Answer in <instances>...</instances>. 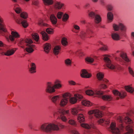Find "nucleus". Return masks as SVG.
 <instances>
[{
  "label": "nucleus",
  "mask_w": 134,
  "mask_h": 134,
  "mask_svg": "<svg viewBox=\"0 0 134 134\" xmlns=\"http://www.w3.org/2000/svg\"><path fill=\"white\" fill-rule=\"evenodd\" d=\"M129 114L127 113L122 116H119L117 117L118 126L120 130L118 127H116V123L112 122L108 128V130L114 134H134V130L132 126L130 125H127L125 127L127 132H124V123L130 124L132 122V120L127 116Z\"/></svg>",
  "instance_id": "1"
},
{
  "label": "nucleus",
  "mask_w": 134,
  "mask_h": 134,
  "mask_svg": "<svg viewBox=\"0 0 134 134\" xmlns=\"http://www.w3.org/2000/svg\"><path fill=\"white\" fill-rule=\"evenodd\" d=\"M40 129L46 132L52 130L58 131L60 129L58 125L53 123L43 124L41 125Z\"/></svg>",
  "instance_id": "2"
},
{
  "label": "nucleus",
  "mask_w": 134,
  "mask_h": 134,
  "mask_svg": "<svg viewBox=\"0 0 134 134\" xmlns=\"http://www.w3.org/2000/svg\"><path fill=\"white\" fill-rule=\"evenodd\" d=\"M24 42L27 46L25 49L26 51L30 53L33 52L34 51L33 48L35 47V46L34 45L31 44L32 43V41L31 39L29 38H26L25 40L21 41L20 43L22 45Z\"/></svg>",
  "instance_id": "3"
},
{
  "label": "nucleus",
  "mask_w": 134,
  "mask_h": 134,
  "mask_svg": "<svg viewBox=\"0 0 134 134\" xmlns=\"http://www.w3.org/2000/svg\"><path fill=\"white\" fill-rule=\"evenodd\" d=\"M71 96V94L67 93L63 94L62 96V98L60 100L59 104L61 107H63L66 105L69 102L68 97Z\"/></svg>",
  "instance_id": "4"
},
{
  "label": "nucleus",
  "mask_w": 134,
  "mask_h": 134,
  "mask_svg": "<svg viewBox=\"0 0 134 134\" xmlns=\"http://www.w3.org/2000/svg\"><path fill=\"white\" fill-rule=\"evenodd\" d=\"M86 94L89 96H92L94 94L97 95L98 97H100L103 94L102 91L97 89H94L93 90H92L88 89L85 91Z\"/></svg>",
  "instance_id": "5"
},
{
  "label": "nucleus",
  "mask_w": 134,
  "mask_h": 134,
  "mask_svg": "<svg viewBox=\"0 0 134 134\" xmlns=\"http://www.w3.org/2000/svg\"><path fill=\"white\" fill-rule=\"evenodd\" d=\"M104 60L106 63L107 67L111 69H115V66L111 62L109 58L110 56L105 55H104Z\"/></svg>",
  "instance_id": "6"
},
{
  "label": "nucleus",
  "mask_w": 134,
  "mask_h": 134,
  "mask_svg": "<svg viewBox=\"0 0 134 134\" xmlns=\"http://www.w3.org/2000/svg\"><path fill=\"white\" fill-rule=\"evenodd\" d=\"M59 113L63 115H66V116L69 119L70 118L69 117L71 115L69 110H65L63 109H60L58 111H55L53 113V116L54 117H55L57 116Z\"/></svg>",
  "instance_id": "7"
},
{
  "label": "nucleus",
  "mask_w": 134,
  "mask_h": 134,
  "mask_svg": "<svg viewBox=\"0 0 134 134\" xmlns=\"http://www.w3.org/2000/svg\"><path fill=\"white\" fill-rule=\"evenodd\" d=\"M45 91L47 93H51L55 92V90L52 82H47Z\"/></svg>",
  "instance_id": "8"
},
{
  "label": "nucleus",
  "mask_w": 134,
  "mask_h": 134,
  "mask_svg": "<svg viewBox=\"0 0 134 134\" xmlns=\"http://www.w3.org/2000/svg\"><path fill=\"white\" fill-rule=\"evenodd\" d=\"M20 37V35L16 31H12L11 32V35H10L9 38L7 37L6 39L7 41H9V39L11 41H13L15 38H17Z\"/></svg>",
  "instance_id": "9"
},
{
  "label": "nucleus",
  "mask_w": 134,
  "mask_h": 134,
  "mask_svg": "<svg viewBox=\"0 0 134 134\" xmlns=\"http://www.w3.org/2000/svg\"><path fill=\"white\" fill-rule=\"evenodd\" d=\"M88 114L90 115L94 114L95 116L97 118H99L102 116L101 112L98 109H94L89 111L88 112Z\"/></svg>",
  "instance_id": "10"
},
{
  "label": "nucleus",
  "mask_w": 134,
  "mask_h": 134,
  "mask_svg": "<svg viewBox=\"0 0 134 134\" xmlns=\"http://www.w3.org/2000/svg\"><path fill=\"white\" fill-rule=\"evenodd\" d=\"M114 94L116 96H119L121 98H124L126 95V92L123 91L119 92L116 90L113 91Z\"/></svg>",
  "instance_id": "11"
},
{
  "label": "nucleus",
  "mask_w": 134,
  "mask_h": 134,
  "mask_svg": "<svg viewBox=\"0 0 134 134\" xmlns=\"http://www.w3.org/2000/svg\"><path fill=\"white\" fill-rule=\"evenodd\" d=\"M80 74L81 76L83 78H89L92 76L91 74L88 73L85 69H83L81 70Z\"/></svg>",
  "instance_id": "12"
},
{
  "label": "nucleus",
  "mask_w": 134,
  "mask_h": 134,
  "mask_svg": "<svg viewBox=\"0 0 134 134\" xmlns=\"http://www.w3.org/2000/svg\"><path fill=\"white\" fill-rule=\"evenodd\" d=\"M64 6V4L60 1H56L54 4V8L56 9L60 10L62 9Z\"/></svg>",
  "instance_id": "13"
},
{
  "label": "nucleus",
  "mask_w": 134,
  "mask_h": 134,
  "mask_svg": "<svg viewBox=\"0 0 134 134\" xmlns=\"http://www.w3.org/2000/svg\"><path fill=\"white\" fill-rule=\"evenodd\" d=\"M60 96L59 95H57L53 96L51 98L52 101L55 105L58 103L60 99Z\"/></svg>",
  "instance_id": "14"
},
{
  "label": "nucleus",
  "mask_w": 134,
  "mask_h": 134,
  "mask_svg": "<svg viewBox=\"0 0 134 134\" xmlns=\"http://www.w3.org/2000/svg\"><path fill=\"white\" fill-rule=\"evenodd\" d=\"M111 36L113 40L115 41H119L121 39L119 34L117 32H113L111 34Z\"/></svg>",
  "instance_id": "15"
},
{
  "label": "nucleus",
  "mask_w": 134,
  "mask_h": 134,
  "mask_svg": "<svg viewBox=\"0 0 134 134\" xmlns=\"http://www.w3.org/2000/svg\"><path fill=\"white\" fill-rule=\"evenodd\" d=\"M15 51L13 49H10L8 50L6 52H3L2 54L7 56H10L13 55L15 52Z\"/></svg>",
  "instance_id": "16"
},
{
  "label": "nucleus",
  "mask_w": 134,
  "mask_h": 134,
  "mask_svg": "<svg viewBox=\"0 0 134 134\" xmlns=\"http://www.w3.org/2000/svg\"><path fill=\"white\" fill-rule=\"evenodd\" d=\"M81 110H82V109H81L80 107H78L72 108L71 111L72 114L74 115H77L79 111Z\"/></svg>",
  "instance_id": "17"
},
{
  "label": "nucleus",
  "mask_w": 134,
  "mask_h": 134,
  "mask_svg": "<svg viewBox=\"0 0 134 134\" xmlns=\"http://www.w3.org/2000/svg\"><path fill=\"white\" fill-rule=\"evenodd\" d=\"M7 31V30L2 23V21L0 18V34L2 36H4V32Z\"/></svg>",
  "instance_id": "18"
},
{
  "label": "nucleus",
  "mask_w": 134,
  "mask_h": 134,
  "mask_svg": "<svg viewBox=\"0 0 134 134\" xmlns=\"http://www.w3.org/2000/svg\"><path fill=\"white\" fill-rule=\"evenodd\" d=\"M98 122L99 124L103 126H105V124L108 125L110 123L109 119L105 120L103 118L100 119L98 120Z\"/></svg>",
  "instance_id": "19"
},
{
  "label": "nucleus",
  "mask_w": 134,
  "mask_h": 134,
  "mask_svg": "<svg viewBox=\"0 0 134 134\" xmlns=\"http://www.w3.org/2000/svg\"><path fill=\"white\" fill-rule=\"evenodd\" d=\"M50 18L52 24L53 25H56L57 23V19L55 15L53 14H51Z\"/></svg>",
  "instance_id": "20"
},
{
  "label": "nucleus",
  "mask_w": 134,
  "mask_h": 134,
  "mask_svg": "<svg viewBox=\"0 0 134 134\" xmlns=\"http://www.w3.org/2000/svg\"><path fill=\"white\" fill-rule=\"evenodd\" d=\"M120 56L127 62H130L131 61L130 60L128 57L126 53L125 52H121L120 54Z\"/></svg>",
  "instance_id": "21"
},
{
  "label": "nucleus",
  "mask_w": 134,
  "mask_h": 134,
  "mask_svg": "<svg viewBox=\"0 0 134 134\" xmlns=\"http://www.w3.org/2000/svg\"><path fill=\"white\" fill-rule=\"evenodd\" d=\"M51 45L48 43L45 44L44 46V51L46 53H48L51 49Z\"/></svg>",
  "instance_id": "22"
},
{
  "label": "nucleus",
  "mask_w": 134,
  "mask_h": 134,
  "mask_svg": "<svg viewBox=\"0 0 134 134\" xmlns=\"http://www.w3.org/2000/svg\"><path fill=\"white\" fill-rule=\"evenodd\" d=\"M108 82V80L106 79H104L101 82L100 86V88L102 89H105L107 88V86L106 85Z\"/></svg>",
  "instance_id": "23"
},
{
  "label": "nucleus",
  "mask_w": 134,
  "mask_h": 134,
  "mask_svg": "<svg viewBox=\"0 0 134 134\" xmlns=\"http://www.w3.org/2000/svg\"><path fill=\"white\" fill-rule=\"evenodd\" d=\"M30 68L29 71L31 73H33L36 72V66L35 64L33 63H31L30 64Z\"/></svg>",
  "instance_id": "24"
},
{
  "label": "nucleus",
  "mask_w": 134,
  "mask_h": 134,
  "mask_svg": "<svg viewBox=\"0 0 134 134\" xmlns=\"http://www.w3.org/2000/svg\"><path fill=\"white\" fill-rule=\"evenodd\" d=\"M114 16L113 14L110 12H109L107 14V19L108 23L112 22L113 20Z\"/></svg>",
  "instance_id": "25"
},
{
  "label": "nucleus",
  "mask_w": 134,
  "mask_h": 134,
  "mask_svg": "<svg viewBox=\"0 0 134 134\" xmlns=\"http://www.w3.org/2000/svg\"><path fill=\"white\" fill-rule=\"evenodd\" d=\"M44 4L46 6L52 5L54 3V0H42Z\"/></svg>",
  "instance_id": "26"
},
{
  "label": "nucleus",
  "mask_w": 134,
  "mask_h": 134,
  "mask_svg": "<svg viewBox=\"0 0 134 134\" xmlns=\"http://www.w3.org/2000/svg\"><path fill=\"white\" fill-rule=\"evenodd\" d=\"M81 103L83 105L87 107L91 106L92 105V103L89 100H82Z\"/></svg>",
  "instance_id": "27"
},
{
  "label": "nucleus",
  "mask_w": 134,
  "mask_h": 134,
  "mask_svg": "<svg viewBox=\"0 0 134 134\" xmlns=\"http://www.w3.org/2000/svg\"><path fill=\"white\" fill-rule=\"evenodd\" d=\"M68 98H69V103L71 104H74L76 103L77 101V99L74 96V95L73 97L71 96L70 97H68Z\"/></svg>",
  "instance_id": "28"
},
{
  "label": "nucleus",
  "mask_w": 134,
  "mask_h": 134,
  "mask_svg": "<svg viewBox=\"0 0 134 134\" xmlns=\"http://www.w3.org/2000/svg\"><path fill=\"white\" fill-rule=\"evenodd\" d=\"M103 94L101 95V96L99 97H101L102 99L105 100L110 101L112 100V97L111 96L109 95H104L102 96Z\"/></svg>",
  "instance_id": "29"
},
{
  "label": "nucleus",
  "mask_w": 134,
  "mask_h": 134,
  "mask_svg": "<svg viewBox=\"0 0 134 134\" xmlns=\"http://www.w3.org/2000/svg\"><path fill=\"white\" fill-rule=\"evenodd\" d=\"M119 29H120L121 31L123 33H125L127 30V28L126 26L121 23H119Z\"/></svg>",
  "instance_id": "30"
},
{
  "label": "nucleus",
  "mask_w": 134,
  "mask_h": 134,
  "mask_svg": "<svg viewBox=\"0 0 134 134\" xmlns=\"http://www.w3.org/2000/svg\"><path fill=\"white\" fill-rule=\"evenodd\" d=\"M61 49V47L59 46H57L54 47L53 52L54 54L55 55H58Z\"/></svg>",
  "instance_id": "31"
},
{
  "label": "nucleus",
  "mask_w": 134,
  "mask_h": 134,
  "mask_svg": "<svg viewBox=\"0 0 134 134\" xmlns=\"http://www.w3.org/2000/svg\"><path fill=\"white\" fill-rule=\"evenodd\" d=\"M102 20L101 18L99 15L96 14L94 17L95 22L97 24L99 23Z\"/></svg>",
  "instance_id": "32"
},
{
  "label": "nucleus",
  "mask_w": 134,
  "mask_h": 134,
  "mask_svg": "<svg viewBox=\"0 0 134 134\" xmlns=\"http://www.w3.org/2000/svg\"><path fill=\"white\" fill-rule=\"evenodd\" d=\"M40 33L42 35V38L43 40L47 41L49 39L48 35L44 31H42Z\"/></svg>",
  "instance_id": "33"
},
{
  "label": "nucleus",
  "mask_w": 134,
  "mask_h": 134,
  "mask_svg": "<svg viewBox=\"0 0 134 134\" xmlns=\"http://www.w3.org/2000/svg\"><path fill=\"white\" fill-rule=\"evenodd\" d=\"M77 120L80 123L84 122L85 120V118L83 114H80L78 115Z\"/></svg>",
  "instance_id": "34"
},
{
  "label": "nucleus",
  "mask_w": 134,
  "mask_h": 134,
  "mask_svg": "<svg viewBox=\"0 0 134 134\" xmlns=\"http://www.w3.org/2000/svg\"><path fill=\"white\" fill-rule=\"evenodd\" d=\"M104 77V74L103 73L98 71L97 74V77L98 79L99 80H103V78Z\"/></svg>",
  "instance_id": "35"
},
{
  "label": "nucleus",
  "mask_w": 134,
  "mask_h": 134,
  "mask_svg": "<svg viewBox=\"0 0 134 134\" xmlns=\"http://www.w3.org/2000/svg\"><path fill=\"white\" fill-rule=\"evenodd\" d=\"M125 88L126 91L131 93H132L134 91V89L129 86H125Z\"/></svg>",
  "instance_id": "36"
},
{
  "label": "nucleus",
  "mask_w": 134,
  "mask_h": 134,
  "mask_svg": "<svg viewBox=\"0 0 134 134\" xmlns=\"http://www.w3.org/2000/svg\"><path fill=\"white\" fill-rule=\"evenodd\" d=\"M64 63L67 66H70L72 64L71 59L69 58H67L64 60Z\"/></svg>",
  "instance_id": "37"
},
{
  "label": "nucleus",
  "mask_w": 134,
  "mask_h": 134,
  "mask_svg": "<svg viewBox=\"0 0 134 134\" xmlns=\"http://www.w3.org/2000/svg\"><path fill=\"white\" fill-rule=\"evenodd\" d=\"M61 42L62 45L64 46H66L68 45V43L67 39L65 37H63L62 38Z\"/></svg>",
  "instance_id": "38"
},
{
  "label": "nucleus",
  "mask_w": 134,
  "mask_h": 134,
  "mask_svg": "<svg viewBox=\"0 0 134 134\" xmlns=\"http://www.w3.org/2000/svg\"><path fill=\"white\" fill-rule=\"evenodd\" d=\"M63 14L64 13L63 12L59 11L56 14L57 18L59 19H61L63 17Z\"/></svg>",
  "instance_id": "39"
},
{
  "label": "nucleus",
  "mask_w": 134,
  "mask_h": 134,
  "mask_svg": "<svg viewBox=\"0 0 134 134\" xmlns=\"http://www.w3.org/2000/svg\"><path fill=\"white\" fill-rule=\"evenodd\" d=\"M73 27L75 29V30L73 31V32L76 33H78L80 29V27L77 25L74 24L73 25Z\"/></svg>",
  "instance_id": "40"
},
{
  "label": "nucleus",
  "mask_w": 134,
  "mask_h": 134,
  "mask_svg": "<svg viewBox=\"0 0 134 134\" xmlns=\"http://www.w3.org/2000/svg\"><path fill=\"white\" fill-rule=\"evenodd\" d=\"M33 38L36 41H38L39 39V35L37 33H34L32 35Z\"/></svg>",
  "instance_id": "41"
},
{
  "label": "nucleus",
  "mask_w": 134,
  "mask_h": 134,
  "mask_svg": "<svg viewBox=\"0 0 134 134\" xmlns=\"http://www.w3.org/2000/svg\"><path fill=\"white\" fill-rule=\"evenodd\" d=\"M86 61L89 63H92L94 61V60L93 58L91 56H88L85 59Z\"/></svg>",
  "instance_id": "42"
},
{
  "label": "nucleus",
  "mask_w": 134,
  "mask_h": 134,
  "mask_svg": "<svg viewBox=\"0 0 134 134\" xmlns=\"http://www.w3.org/2000/svg\"><path fill=\"white\" fill-rule=\"evenodd\" d=\"M112 27L115 31H118L119 30V24L117 25L115 23H114L113 24Z\"/></svg>",
  "instance_id": "43"
},
{
  "label": "nucleus",
  "mask_w": 134,
  "mask_h": 134,
  "mask_svg": "<svg viewBox=\"0 0 134 134\" xmlns=\"http://www.w3.org/2000/svg\"><path fill=\"white\" fill-rule=\"evenodd\" d=\"M22 26L24 28H26L28 26L29 24L27 21L25 20L22 21L21 22V24Z\"/></svg>",
  "instance_id": "44"
},
{
  "label": "nucleus",
  "mask_w": 134,
  "mask_h": 134,
  "mask_svg": "<svg viewBox=\"0 0 134 134\" xmlns=\"http://www.w3.org/2000/svg\"><path fill=\"white\" fill-rule=\"evenodd\" d=\"M128 69L129 73L133 77H134V71L132 68L130 66L128 67Z\"/></svg>",
  "instance_id": "45"
},
{
  "label": "nucleus",
  "mask_w": 134,
  "mask_h": 134,
  "mask_svg": "<svg viewBox=\"0 0 134 134\" xmlns=\"http://www.w3.org/2000/svg\"><path fill=\"white\" fill-rule=\"evenodd\" d=\"M69 15L68 14L65 13L63 14L62 18L63 21L64 22L66 21L69 19Z\"/></svg>",
  "instance_id": "46"
},
{
  "label": "nucleus",
  "mask_w": 134,
  "mask_h": 134,
  "mask_svg": "<svg viewBox=\"0 0 134 134\" xmlns=\"http://www.w3.org/2000/svg\"><path fill=\"white\" fill-rule=\"evenodd\" d=\"M80 125L82 127L87 129H90L91 128V126L86 123H81V124Z\"/></svg>",
  "instance_id": "47"
},
{
  "label": "nucleus",
  "mask_w": 134,
  "mask_h": 134,
  "mask_svg": "<svg viewBox=\"0 0 134 134\" xmlns=\"http://www.w3.org/2000/svg\"><path fill=\"white\" fill-rule=\"evenodd\" d=\"M87 35V31H82L79 35V36L82 38H83L86 37Z\"/></svg>",
  "instance_id": "48"
},
{
  "label": "nucleus",
  "mask_w": 134,
  "mask_h": 134,
  "mask_svg": "<svg viewBox=\"0 0 134 134\" xmlns=\"http://www.w3.org/2000/svg\"><path fill=\"white\" fill-rule=\"evenodd\" d=\"M68 122L69 124L75 126L77 125L76 121L72 119H69Z\"/></svg>",
  "instance_id": "49"
},
{
  "label": "nucleus",
  "mask_w": 134,
  "mask_h": 134,
  "mask_svg": "<svg viewBox=\"0 0 134 134\" xmlns=\"http://www.w3.org/2000/svg\"><path fill=\"white\" fill-rule=\"evenodd\" d=\"M46 32L48 34H52L53 33L54 30L53 29L50 28H48L46 30Z\"/></svg>",
  "instance_id": "50"
},
{
  "label": "nucleus",
  "mask_w": 134,
  "mask_h": 134,
  "mask_svg": "<svg viewBox=\"0 0 134 134\" xmlns=\"http://www.w3.org/2000/svg\"><path fill=\"white\" fill-rule=\"evenodd\" d=\"M15 10L17 14L20 13L21 11V8L19 6H15Z\"/></svg>",
  "instance_id": "51"
},
{
  "label": "nucleus",
  "mask_w": 134,
  "mask_h": 134,
  "mask_svg": "<svg viewBox=\"0 0 134 134\" xmlns=\"http://www.w3.org/2000/svg\"><path fill=\"white\" fill-rule=\"evenodd\" d=\"M20 17L24 19H26L27 18L28 15L27 13L25 12H23L21 13L20 15Z\"/></svg>",
  "instance_id": "52"
},
{
  "label": "nucleus",
  "mask_w": 134,
  "mask_h": 134,
  "mask_svg": "<svg viewBox=\"0 0 134 134\" xmlns=\"http://www.w3.org/2000/svg\"><path fill=\"white\" fill-rule=\"evenodd\" d=\"M74 96L77 99L80 100L82 99L83 98V96L82 95L79 94H74Z\"/></svg>",
  "instance_id": "53"
},
{
  "label": "nucleus",
  "mask_w": 134,
  "mask_h": 134,
  "mask_svg": "<svg viewBox=\"0 0 134 134\" xmlns=\"http://www.w3.org/2000/svg\"><path fill=\"white\" fill-rule=\"evenodd\" d=\"M53 85L55 90V89H59L62 87L61 84L60 83H56L54 85L53 84Z\"/></svg>",
  "instance_id": "54"
},
{
  "label": "nucleus",
  "mask_w": 134,
  "mask_h": 134,
  "mask_svg": "<svg viewBox=\"0 0 134 134\" xmlns=\"http://www.w3.org/2000/svg\"><path fill=\"white\" fill-rule=\"evenodd\" d=\"M60 119L62 121L64 122H66L67 120V118L64 115L60 116Z\"/></svg>",
  "instance_id": "55"
},
{
  "label": "nucleus",
  "mask_w": 134,
  "mask_h": 134,
  "mask_svg": "<svg viewBox=\"0 0 134 134\" xmlns=\"http://www.w3.org/2000/svg\"><path fill=\"white\" fill-rule=\"evenodd\" d=\"M108 48L107 46L104 45L103 46L100 48L99 49L101 51H106L108 50Z\"/></svg>",
  "instance_id": "56"
},
{
  "label": "nucleus",
  "mask_w": 134,
  "mask_h": 134,
  "mask_svg": "<svg viewBox=\"0 0 134 134\" xmlns=\"http://www.w3.org/2000/svg\"><path fill=\"white\" fill-rule=\"evenodd\" d=\"M113 7L111 5H109L107 7V9L109 11H111L113 10Z\"/></svg>",
  "instance_id": "57"
},
{
  "label": "nucleus",
  "mask_w": 134,
  "mask_h": 134,
  "mask_svg": "<svg viewBox=\"0 0 134 134\" xmlns=\"http://www.w3.org/2000/svg\"><path fill=\"white\" fill-rule=\"evenodd\" d=\"M89 15L90 16L93 18L94 17L95 15L96 14H95V13L94 12H91L89 13Z\"/></svg>",
  "instance_id": "58"
},
{
  "label": "nucleus",
  "mask_w": 134,
  "mask_h": 134,
  "mask_svg": "<svg viewBox=\"0 0 134 134\" xmlns=\"http://www.w3.org/2000/svg\"><path fill=\"white\" fill-rule=\"evenodd\" d=\"M69 83L71 85H76V83L73 80H71L69 81Z\"/></svg>",
  "instance_id": "59"
},
{
  "label": "nucleus",
  "mask_w": 134,
  "mask_h": 134,
  "mask_svg": "<svg viewBox=\"0 0 134 134\" xmlns=\"http://www.w3.org/2000/svg\"><path fill=\"white\" fill-rule=\"evenodd\" d=\"M130 37L132 40H134V32L132 31L130 33Z\"/></svg>",
  "instance_id": "60"
},
{
  "label": "nucleus",
  "mask_w": 134,
  "mask_h": 134,
  "mask_svg": "<svg viewBox=\"0 0 134 134\" xmlns=\"http://www.w3.org/2000/svg\"><path fill=\"white\" fill-rule=\"evenodd\" d=\"M43 22V20L42 19H40L38 20V24L39 25H42Z\"/></svg>",
  "instance_id": "61"
},
{
  "label": "nucleus",
  "mask_w": 134,
  "mask_h": 134,
  "mask_svg": "<svg viewBox=\"0 0 134 134\" xmlns=\"http://www.w3.org/2000/svg\"><path fill=\"white\" fill-rule=\"evenodd\" d=\"M21 21H22V19H17L16 20V22L19 24H21Z\"/></svg>",
  "instance_id": "62"
},
{
  "label": "nucleus",
  "mask_w": 134,
  "mask_h": 134,
  "mask_svg": "<svg viewBox=\"0 0 134 134\" xmlns=\"http://www.w3.org/2000/svg\"><path fill=\"white\" fill-rule=\"evenodd\" d=\"M32 3L33 4L35 5H37L38 4V2L37 1L34 0L32 2Z\"/></svg>",
  "instance_id": "63"
},
{
  "label": "nucleus",
  "mask_w": 134,
  "mask_h": 134,
  "mask_svg": "<svg viewBox=\"0 0 134 134\" xmlns=\"http://www.w3.org/2000/svg\"><path fill=\"white\" fill-rule=\"evenodd\" d=\"M0 47H6V46L4 45L1 41H0Z\"/></svg>",
  "instance_id": "64"
}]
</instances>
